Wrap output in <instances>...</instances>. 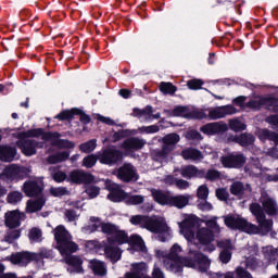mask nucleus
<instances>
[{"label":"nucleus","instance_id":"42","mask_svg":"<svg viewBox=\"0 0 278 278\" xmlns=\"http://www.w3.org/2000/svg\"><path fill=\"white\" fill-rule=\"evenodd\" d=\"M229 127L232 129V131H244V129H247V125L238 118L230 119Z\"/></svg>","mask_w":278,"mask_h":278},{"label":"nucleus","instance_id":"49","mask_svg":"<svg viewBox=\"0 0 278 278\" xmlns=\"http://www.w3.org/2000/svg\"><path fill=\"white\" fill-rule=\"evenodd\" d=\"M97 160H99V156L94 154L88 155L83 160V166L85 168H92L97 164Z\"/></svg>","mask_w":278,"mask_h":278},{"label":"nucleus","instance_id":"22","mask_svg":"<svg viewBox=\"0 0 278 278\" xmlns=\"http://www.w3.org/2000/svg\"><path fill=\"white\" fill-rule=\"evenodd\" d=\"M228 127L227 124L224 122H215L210 123L200 128V131L202 134H206V136H214L216 134H225L227 131Z\"/></svg>","mask_w":278,"mask_h":278},{"label":"nucleus","instance_id":"19","mask_svg":"<svg viewBox=\"0 0 278 278\" xmlns=\"http://www.w3.org/2000/svg\"><path fill=\"white\" fill-rule=\"evenodd\" d=\"M260 201L262 203L264 212L268 216H277L278 204L277 201H275V199L270 198L268 193L262 192Z\"/></svg>","mask_w":278,"mask_h":278},{"label":"nucleus","instance_id":"30","mask_svg":"<svg viewBox=\"0 0 278 278\" xmlns=\"http://www.w3.org/2000/svg\"><path fill=\"white\" fill-rule=\"evenodd\" d=\"M89 267L91 268L93 275H98L99 277H105V275H108V268L105 267V263L101 261H89Z\"/></svg>","mask_w":278,"mask_h":278},{"label":"nucleus","instance_id":"56","mask_svg":"<svg viewBox=\"0 0 278 278\" xmlns=\"http://www.w3.org/2000/svg\"><path fill=\"white\" fill-rule=\"evenodd\" d=\"M245 266L250 268V270H255V268L260 266V261L255 257H249L245 260Z\"/></svg>","mask_w":278,"mask_h":278},{"label":"nucleus","instance_id":"40","mask_svg":"<svg viewBox=\"0 0 278 278\" xmlns=\"http://www.w3.org/2000/svg\"><path fill=\"white\" fill-rule=\"evenodd\" d=\"M250 212L253 214V216H255L256 220H258V218L266 216V214H264V208L258 203L251 204Z\"/></svg>","mask_w":278,"mask_h":278},{"label":"nucleus","instance_id":"18","mask_svg":"<svg viewBox=\"0 0 278 278\" xmlns=\"http://www.w3.org/2000/svg\"><path fill=\"white\" fill-rule=\"evenodd\" d=\"M147 146V140L140 139L138 137H130L126 139L122 143V149L125 152V155H131L135 151H140L141 149H144Z\"/></svg>","mask_w":278,"mask_h":278},{"label":"nucleus","instance_id":"28","mask_svg":"<svg viewBox=\"0 0 278 278\" xmlns=\"http://www.w3.org/2000/svg\"><path fill=\"white\" fill-rule=\"evenodd\" d=\"M251 185H244L240 181H235L231 186H230V192L231 194H233L235 197H242L244 194H249L251 192Z\"/></svg>","mask_w":278,"mask_h":278},{"label":"nucleus","instance_id":"33","mask_svg":"<svg viewBox=\"0 0 278 278\" xmlns=\"http://www.w3.org/2000/svg\"><path fill=\"white\" fill-rule=\"evenodd\" d=\"M190 110L189 106H176L173 111L165 110L164 113L167 116H181L182 118H190Z\"/></svg>","mask_w":278,"mask_h":278},{"label":"nucleus","instance_id":"59","mask_svg":"<svg viewBox=\"0 0 278 278\" xmlns=\"http://www.w3.org/2000/svg\"><path fill=\"white\" fill-rule=\"evenodd\" d=\"M216 197H217V199H219V201H227V199L229 197V192H227L226 189H217Z\"/></svg>","mask_w":278,"mask_h":278},{"label":"nucleus","instance_id":"10","mask_svg":"<svg viewBox=\"0 0 278 278\" xmlns=\"http://www.w3.org/2000/svg\"><path fill=\"white\" fill-rule=\"evenodd\" d=\"M51 254L47 255L45 252L41 254L31 253V252H17L10 256V262L16 266H27L30 262H38L42 257H50Z\"/></svg>","mask_w":278,"mask_h":278},{"label":"nucleus","instance_id":"54","mask_svg":"<svg viewBox=\"0 0 278 278\" xmlns=\"http://www.w3.org/2000/svg\"><path fill=\"white\" fill-rule=\"evenodd\" d=\"M205 179H208V181H216V179H220V172L208 169L205 174Z\"/></svg>","mask_w":278,"mask_h":278},{"label":"nucleus","instance_id":"31","mask_svg":"<svg viewBox=\"0 0 278 278\" xmlns=\"http://www.w3.org/2000/svg\"><path fill=\"white\" fill-rule=\"evenodd\" d=\"M16 157V149L8 146H0L1 162H12Z\"/></svg>","mask_w":278,"mask_h":278},{"label":"nucleus","instance_id":"1","mask_svg":"<svg viewBox=\"0 0 278 278\" xmlns=\"http://www.w3.org/2000/svg\"><path fill=\"white\" fill-rule=\"evenodd\" d=\"M199 223L192 216L185 218L182 223L179 224L180 232L189 242V257L184 258L179 256L184 250L181 245L174 244L169 253L164 251H157L156 255L159 260L163 263L166 270L170 273H181V268L187 266L188 268H198L200 273H207L212 262L203 253L193 249V247H199L201 244H210L214 241V233L207 228L197 229ZM195 231V232H194Z\"/></svg>","mask_w":278,"mask_h":278},{"label":"nucleus","instance_id":"60","mask_svg":"<svg viewBox=\"0 0 278 278\" xmlns=\"http://www.w3.org/2000/svg\"><path fill=\"white\" fill-rule=\"evenodd\" d=\"M176 188L179 190H188L190 188V182L184 180V179H176Z\"/></svg>","mask_w":278,"mask_h":278},{"label":"nucleus","instance_id":"20","mask_svg":"<svg viewBox=\"0 0 278 278\" xmlns=\"http://www.w3.org/2000/svg\"><path fill=\"white\" fill-rule=\"evenodd\" d=\"M67 181H71L72 184L87 185V184H92V181H94V176L90 173L76 169L70 173Z\"/></svg>","mask_w":278,"mask_h":278},{"label":"nucleus","instance_id":"16","mask_svg":"<svg viewBox=\"0 0 278 278\" xmlns=\"http://www.w3.org/2000/svg\"><path fill=\"white\" fill-rule=\"evenodd\" d=\"M220 162L224 168H240L244 166L247 157L238 152H233L227 156H222Z\"/></svg>","mask_w":278,"mask_h":278},{"label":"nucleus","instance_id":"50","mask_svg":"<svg viewBox=\"0 0 278 278\" xmlns=\"http://www.w3.org/2000/svg\"><path fill=\"white\" fill-rule=\"evenodd\" d=\"M50 173L52 175V178L54 179V181H56V184H62V181L66 180V173L59 170L56 173H53V167H50Z\"/></svg>","mask_w":278,"mask_h":278},{"label":"nucleus","instance_id":"43","mask_svg":"<svg viewBox=\"0 0 278 278\" xmlns=\"http://www.w3.org/2000/svg\"><path fill=\"white\" fill-rule=\"evenodd\" d=\"M75 114H79V110L74 109L72 111H63L60 114H58L55 118H58V121H71V118H73Z\"/></svg>","mask_w":278,"mask_h":278},{"label":"nucleus","instance_id":"35","mask_svg":"<svg viewBox=\"0 0 278 278\" xmlns=\"http://www.w3.org/2000/svg\"><path fill=\"white\" fill-rule=\"evenodd\" d=\"M71 156V152L63 151L56 154H52L47 159L48 164H60V162H65Z\"/></svg>","mask_w":278,"mask_h":278},{"label":"nucleus","instance_id":"7","mask_svg":"<svg viewBox=\"0 0 278 278\" xmlns=\"http://www.w3.org/2000/svg\"><path fill=\"white\" fill-rule=\"evenodd\" d=\"M54 240H56L59 251L62 255H66V253H75L79 249V245L73 242V236H71V232H68V230H66L62 225L54 229Z\"/></svg>","mask_w":278,"mask_h":278},{"label":"nucleus","instance_id":"26","mask_svg":"<svg viewBox=\"0 0 278 278\" xmlns=\"http://www.w3.org/2000/svg\"><path fill=\"white\" fill-rule=\"evenodd\" d=\"M190 203V194H178V195H170L169 198V205L172 207H177L178 210H184Z\"/></svg>","mask_w":278,"mask_h":278},{"label":"nucleus","instance_id":"61","mask_svg":"<svg viewBox=\"0 0 278 278\" xmlns=\"http://www.w3.org/2000/svg\"><path fill=\"white\" fill-rule=\"evenodd\" d=\"M85 247L88 251H97L100 244H99V241L90 240L85 243Z\"/></svg>","mask_w":278,"mask_h":278},{"label":"nucleus","instance_id":"55","mask_svg":"<svg viewBox=\"0 0 278 278\" xmlns=\"http://www.w3.org/2000/svg\"><path fill=\"white\" fill-rule=\"evenodd\" d=\"M187 86L190 90H201V86H203V80L191 79L187 83Z\"/></svg>","mask_w":278,"mask_h":278},{"label":"nucleus","instance_id":"37","mask_svg":"<svg viewBox=\"0 0 278 278\" xmlns=\"http://www.w3.org/2000/svg\"><path fill=\"white\" fill-rule=\"evenodd\" d=\"M235 141L238 142L241 147H249V144H253L255 142V137L250 134H242L239 137L235 138Z\"/></svg>","mask_w":278,"mask_h":278},{"label":"nucleus","instance_id":"11","mask_svg":"<svg viewBox=\"0 0 278 278\" xmlns=\"http://www.w3.org/2000/svg\"><path fill=\"white\" fill-rule=\"evenodd\" d=\"M264 105L268 110H271V112H278L277 98L254 97L250 102L247 103V108H250V110H260V108H264Z\"/></svg>","mask_w":278,"mask_h":278},{"label":"nucleus","instance_id":"51","mask_svg":"<svg viewBox=\"0 0 278 278\" xmlns=\"http://www.w3.org/2000/svg\"><path fill=\"white\" fill-rule=\"evenodd\" d=\"M101 192V189L97 186H89L86 188V194H88L89 199H97Z\"/></svg>","mask_w":278,"mask_h":278},{"label":"nucleus","instance_id":"46","mask_svg":"<svg viewBox=\"0 0 278 278\" xmlns=\"http://www.w3.org/2000/svg\"><path fill=\"white\" fill-rule=\"evenodd\" d=\"M260 138L261 140H266L268 138L269 140H273L275 144H278V134L276 132H270L266 129L260 131Z\"/></svg>","mask_w":278,"mask_h":278},{"label":"nucleus","instance_id":"14","mask_svg":"<svg viewBox=\"0 0 278 278\" xmlns=\"http://www.w3.org/2000/svg\"><path fill=\"white\" fill-rule=\"evenodd\" d=\"M238 110L233 105L217 106L214 109H206L208 121H218V118H225L231 114H236Z\"/></svg>","mask_w":278,"mask_h":278},{"label":"nucleus","instance_id":"9","mask_svg":"<svg viewBox=\"0 0 278 278\" xmlns=\"http://www.w3.org/2000/svg\"><path fill=\"white\" fill-rule=\"evenodd\" d=\"M89 225H86L81 228L83 233H94V231H99L101 229L102 233H105L109 238H112L118 227L114 226L113 224H108L101 222V218L91 216L89 218Z\"/></svg>","mask_w":278,"mask_h":278},{"label":"nucleus","instance_id":"12","mask_svg":"<svg viewBox=\"0 0 278 278\" xmlns=\"http://www.w3.org/2000/svg\"><path fill=\"white\" fill-rule=\"evenodd\" d=\"M29 173H31V169H29L28 167H21L11 164L4 168L2 177H5V179H10V181H14L18 179H25V177L29 176Z\"/></svg>","mask_w":278,"mask_h":278},{"label":"nucleus","instance_id":"36","mask_svg":"<svg viewBox=\"0 0 278 278\" xmlns=\"http://www.w3.org/2000/svg\"><path fill=\"white\" fill-rule=\"evenodd\" d=\"M262 251L265 260H268V262H275V260H278V249L273 248V245H267L263 248Z\"/></svg>","mask_w":278,"mask_h":278},{"label":"nucleus","instance_id":"58","mask_svg":"<svg viewBox=\"0 0 278 278\" xmlns=\"http://www.w3.org/2000/svg\"><path fill=\"white\" fill-rule=\"evenodd\" d=\"M65 217L67 218L68 223H75L77 218H79V215L73 210L65 211Z\"/></svg>","mask_w":278,"mask_h":278},{"label":"nucleus","instance_id":"17","mask_svg":"<svg viewBox=\"0 0 278 278\" xmlns=\"http://www.w3.org/2000/svg\"><path fill=\"white\" fill-rule=\"evenodd\" d=\"M45 190V182H42V178H33L23 186V192L26 197H36L40 194Z\"/></svg>","mask_w":278,"mask_h":278},{"label":"nucleus","instance_id":"57","mask_svg":"<svg viewBox=\"0 0 278 278\" xmlns=\"http://www.w3.org/2000/svg\"><path fill=\"white\" fill-rule=\"evenodd\" d=\"M219 260L223 264H229V262H231V252L229 250H224L219 254Z\"/></svg>","mask_w":278,"mask_h":278},{"label":"nucleus","instance_id":"34","mask_svg":"<svg viewBox=\"0 0 278 278\" xmlns=\"http://www.w3.org/2000/svg\"><path fill=\"white\" fill-rule=\"evenodd\" d=\"M128 244H130V247H134L136 251H141L143 253L144 251H147V245H144V240H142V237H140V235H131L129 237Z\"/></svg>","mask_w":278,"mask_h":278},{"label":"nucleus","instance_id":"53","mask_svg":"<svg viewBox=\"0 0 278 278\" xmlns=\"http://www.w3.org/2000/svg\"><path fill=\"white\" fill-rule=\"evenodd\" d=\"M141 134H157L160 131V126L151 125V126H142L139 128Z\"/></svg>","mask_w":278,"mask_h":278},{"label":"nucleus","instance_id":"48","mask_svg":"<svg viewBox=\"0 0 278 278\" xmlns=\"http://www.w3.org/2000/svg\"><path fill=\"white\" fill-rule=\"evenodd\" d=\"M18 238H21V230H10L7 232L4 240L5 242H9L10 244H12V242H15V240H18Z\"/></svg>","mask_w":278,"mask_h":278},{"label":"nucleus","instance_id":"21","mask_svg":"<svg viewBox=\"0 0 278 278\" xmlns=\"http://www.w3.org/2000/svg\"><path fill=\"white\" fill-rule=\"evenodd\" d=\"M21 220H25V215L18 211H9L4 215V224L9 229L21 227Z\"/></svg>","mask_w":278,"mask_h":278},{"label":"nucleus","instance_id":"24","mask_svg":"<svg viewBox=\"0 0 278 278\" xmlns=\"http://www.w3.org/2000/svg\"><path fill=\"white\" fill-rule=\"evenodd\" d=\"M134 116H137V118H140V121H151L153 118H160L161 114L156 113L153 114V106H146L144 109H135L134 110Z\"/></svg>","mask_w":278,"mask_h":278},{"label":"nucleus","instance_id":"5","mask_svg":"<svg viewBox=\"0 0 278 278\" xmlns=\"http://www.w3.org/2000/svg\"><path fill=\"white\" fill-rule=\"evenodd\" d=\"M122 244H129V235L124 230L116 229L112 237H109V241L104 242V253L106 257L111 258V262H118L121 260V247Z\"/></svg>","mask_w":278,"mask_h":278},{"label":"nucleus","instance_id":"23","mask_svg":"<svg viewBox=\"0 0 278 278\" xmlns=\"http://www.w3.org/2000/svg\"><path fill=\"white\" fill-rule=\"evenodd\" d=\"M65 263L71 266L67 268L68 273L84 274V260L81 257L75 255L67 256L65 257Z\"/></svg>","mask_w":278,"mask_h":278},{"label":"nucleus","instance_id":"8","mask_svg":"<svg viewBox=\"0 0 278 278\" xmlns=\"http://www.w3.org/2000/svg\"><path fill=\"white\" fill-rule=\"evenodd\" d=\"M181 140V137L178 134L172 132L165 135L162 139V150L152 151V157L156 162H164L168 160V155L175 151L177 143Z\"/></svg>","mask_w":278,"mask_h":278},{"label":"nucleus","instance_id":"52","mask_svg":"<svg viewBox=\"0 0 278 278\" xmlns=\"http://www.w3.org/2000/svg\"><path fill=\"white\" fill-rule=\"evenodd\" d=\"M198 198L202 199V201H205L207 199V197H210V189L207 188V186L202 185L198 188V192H197Z\"/></svg>","mask_w":278,"mask_h":278},{"label":"nucleus","instance_id":"15","mask_svg":"<svg viewBox=\"0 0 278 278\" xmlns=\"http://www.w3.org/2000/svg\"><path fill=\"white\" fill-rule=\"evenodd\" d=\"M116 177L121 181L129 184V181H138V172H136L134 165L126 163L117 169Z\"/></svg>","mask_w":278,"mask_h":278},{"label":"nucleus","instance_id":"32","mask_svg":"<svg viewBox=\"0 0 278 278\" xmlns=\"http://www.w3.org/2000/svg\"><path fill=\"white\" fill-rule=\"evenodd\" d=\"M46 200L45 198H39L37 200H28L26 204V212L28 214H34V212H39L45 206Z\"/></svg>","mask_w":278,"mask_h":278},{"label":"nucleus","instance_id":"41","mask_svg":"<svg viewBox=\"0 0 278 278\" xmlns=\"http://www.w3.org/2000/svg\"><path fill=\"white\" fill-rule=\"evenodd\" d=\"M30 242H42V230L38 228H31L28 233Z\"/></svg>","mask_w":278,"mask_h":278},{"label":"nucleus","instance_id":"13","mask_svg":"<svg viewBox=\"0 0 278 278\" xmlns=\"http://www.w3.org/2000/svg\"><path fill=\"white\" fill-rule=\"evenodd\" d=\"M98 160L100 164L112 166V164H116L123 160V152L116 148H108L98 154Z\"/></svg>","mask_w":278,"mask_h":278},{"label":"nucleus","instance_id":"25","mask_svg":"<svg viewBox=\"0 0 278 278\" xmlns=\"http://www.w3.org/2000/svg\"><path fill=\"white\" fill-rule=\"evenodd\" d=\"M180 175L186 179H192V177H205V170H201L194 165H187L180 168Z\"/></svg>","mask_w":278,"mask_h":278},{"label":"nucleus","instance_id":"2","mask_svg":"<svg viewBox=\"0 0 278 278\" xmlns=\"http://www.w3.org/2000/svg\"><path fill=\"white\" fill-rule=\"evenodd\" d=\"M24 136L25 138H40L41 140L20 139L17 141V147L21 149L22 153L28 156L36 155V150L42 149L47 142H51L53 147H59L60 149H73L75 147L74 142L60 140V134L45 132L42 128L27 130Z\"/></svg>","mask_w":278,"mask_h":278},{"label":"nucleus","instance_id":"38","mask_svg":"<svg viewBox=\"0 0 278 278\" xmlns=\"http://www.w3.org/2000/svg\"><path fill=\"white\" fill-rule=\"evenodd\" d=\"M189 118H195V119H203L207 118V109L200 110V109H190Z\"/></svg>","mask_w":278,"mask_h":278},{"label":"nucleus","instance_id":"47","mask_svg":"<svg viewBox=\"0 0 278 278\" xmlns=\"http://www.w3.org/2000/svg\"><path fill=\"white\" fill-rule=\"evenodd\" d=\"M49 192L51 197H66L68 189L66 187H51Z\"/></svg>","mask_w":278,"mask_h":278},{"label":"nucleus","instance_id":"6","mask_svg":"<svg viewBox=\"0 0 278 278\" xmlns=\"http://www.w3.org/2000/svg\"><path fill=\"white\" fill-rule=\"evenodd\" d=\"M105 188L110 192L108 199L114 203H121V201H126L127 205H140L144 203V195H128L118 184L112 180L105 181Z\"/></svg>","mask_w":278,"mask_h":278},{"label":"nucleus","instance_id":"63","mask_svg":"<svg viewBox=\"0 0 278 278\" xmlns=\"http://www.w3.org/2000/svg\"><path fill=\"white\" fill-rule=\"evenodd\" d=\"M213 208L212 203L205 200L199 204V210H202V212H212Z\"/></svg>","mask_w":278,"mask_h":278},{"label":"nucleus","instance_id":"3","mask_svg":"<svg viewBox=\"0 0 278 278\" xmlns=\"http://www.w3.org/2000/svg\"><path fill=\"white\" fill-rule=\"evenodd\" d=\"M224 222L229 229H239L245 233L255 235L260 233V231L263 233H270V231H273V219L266 218V215L256 219L258 226L249 223V220L240 215L226 216Z\"/></svg>","mask_w":278,"mask_h":278},{"label":"nucleus","instance_id":"29","mask_svg":"<svg viewBox=\"0 0 278 278\" xmlns=\"http://www.w3.org/2000/svg\"><path fill=\"white\" fill-rule=\"evenodd\" d=\"M151 194L153 197V200L159 203V205H169L170 204V194L157 190V189H151Z\"/></svg>","mask_w":278,"mask_h":278},{"label":"nucleus","instance_id":"64","mask_svg":"<svg viewBox=\"0 0 278 278\" xmlns=\"http://www.w3.org/2000/svg\"><path fill=\"white\" fill-rule=\"evenodd\" d=\"M152 277L153 278H166L164 276V271L157 265H154L153 271H152Z\"/></svg>","mask_w":278,"mask_h":278},{"label":"nucleus","instance_id":"45","mask_svg":"<svg viewBox=\"0 0 278 278\" xmlns=\"http://www.w3.org/2000/svg\"><path fill=\"white\" fill-rule=\"evenodd\" d=\"M23 201V193L20 191H13L8 194V203H11V205H16V203H21Z\"/></svg>","mask_w":278,"mask_h":278},{"label":"nucleus","instance_id":"44","mask_svg":"<svg viewBox=\"0 0 278 278\" xmlns=\"http://www.w3.org/2000/svg\"><path fill=\"white\" fill-rule=\"evenodd\" d=\"M97 149V140L92 139L89 140L83 144H80V151H83L84 153H92V151H94Z\"/></svg>","mask_w":278,"mask_h":278},{"label":"nucleus","instance_id":"4","mask_svg":"<svg viewBox=\"0 0 278 278\" xmlns=\"http://www.w3.org/2000/svg\"><path fill=\"white\" fill-rule=\"evenodd\" d=\"M131 225L147 229L151 233H161L163 236H170V228L166 224V219L160 216L134 215L130 217Z\"/></svg>","mask_w":278,"mask_h":278},{"label":"nucleus","instance_id":"27","mask_svg":"<svg viewBox=\"0 0 278 278\" xmlns=\"http://www.w3.org/2000/svg\"><path fill=\"white\" fill-rule=\"evenodd\" d=\"M180 155L184 160L190 162H201V160H203V153L194 148H187L182 150Z\"/></svg>","mask_w":278,"mask_h":278},{"label":"nucleus","instance_id":"39","mask_svg":"<svg viewBox=\"0 0 278 278\" xmlns=\"http://www.w3.org/2000/svg\"><path fill=\"white\" fill-rule=\"evenodd\" d=\"M159 88L163 94H175L177 92V87L170 83H161Z\"/></svg>","mask_w":278,"mask_h":278},{"label":"nucleus","instance_id":"62","mask_svg":"<svg viewBox=\"0 0 278 278\" xmlns=\"http://www.w3.org/2000/svg\"><path fill=\"white\" fill-rule=\"evenodd\" d=\"M188 140H202L201 132L197 130H190L187 132Z\"/></svg>","mask_w":278,"mask_h":278}]
</instances>
